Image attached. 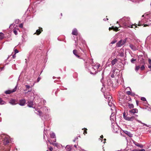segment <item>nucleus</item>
Wrapping results in <instances>:
<instances>
[{
    "label": "nucleus",
    "instance_id": "obj_61",
    "mask_svg": "<svg viewBox=\"0 0 151 151\" xmlns=\"http://www.w3.org/2000/svg\"><path fill=\"white\" fill-rule=\"evenodd\" d=\"M129 88V89L130 90H131V89H130V88H129V87H127V88Z\"/></svg>",
    "mask_w": 151,
    "mask_h": 151
},
{
    "label": "nucleus",
    "instance_id": "obj_17",
    "mask_svg": "<svg viewBox=\"0 0 151 151\" xmlns=\"http://www.w3.org/2000/svg\"><path fill=\"white\" fill-rule=\"evenodd\" d=\"M65 149L67 151H70L71 149V147L69 145H67L65 147Z\"/></svg>",
    "mask_w": 151,
    "mask_h": 151
},
{
    "label": "nucleus",
    "instance_id": "obj_56",
    "mask_svg": "<svg viewBox=\"0 0 151 151\" xmlns=\"http://www.w3.org/2000/svg\"><path fill=\"white\" fill-rule=\"evenodd\" d=\"M32 90H29V91H27V92H30Z\"/></svg>",
    "mask_w": 151,
    "mask_h": 151
},
{
    "label": "nucleus",
    "instance_id": "obj_29",
    "mask_svg": "<svg viewBox=\"0 0 151 151\" xmlns=\"http://www.w3.org/2000/svg\"><path fill=\"white\" fill-rule=\"evenodd\" d=\"M113 30L114 31H118V28L117 27H113Z\"/></svg>",
    "mask_w": 151,
    "mask_h": 151
},
{
    "label": "nucleus",
    "instance_id": "obj_4",
    "mask_svg": "<svg viewBox=\"0 0 151 151\" xmlns=\"http://www.w3.org/2000/svg\"><path fill=\"white\" fill-rule=\"evenodd\" d=\"M100 66L99 64H97L93 67H91L90 69V73L91 74H95L96 73V70L98 69Z\"/></svg>",
    "mask_w": 151,
    "mask_h": 151
},
{
    "label": "nucleus",
    "instance_id": "obj_10",
    "mask_svg": "<svg viewBox=\"0 0 151 151\" xmlns=\"http://www.w3.org/2000/svg\"><path fill=\"white\" fill-rule=\"evenodd\" d=\"M26 102V101L24 99H22L20 100L19 104L22 106L24 105Z\"/></svg>",
    "mask_w": 151,
    "mask_h": 151
},
{
    "label": "nucleus",
    "instance_id": "obj_28",
    "mask_svg": "<svg viewBox=\"0 0 151 151\" xmlns=\"http://www.w3.org/2000/svg\"><path fill=\"white\" fill-rule=\"evenodd\" d=\"M139 68H140V67L139 66H136L135 68V70L136 71H137L139 69Z\"/></svg>",
    "mask_w": 151,
    "mask_h": 151
},
{
    "label": "nucleus",
    "instance_id": "obj_13",
    "mask_svg": "<svg viewBox=\"0 0 151 151\" xmlns=\"http://www.w3.org/2000/svg\"><path fill=\"white\" fill-rule=\"evenodd\" d=\"M72 34L73 35H77L78 34V32L77 29L76 28L74 29L72 31Z\"/></svg>",
    "mask_w": 151,
    "mask_h": 151
},
{
    "label": "nucleus",
    "instance_id": "obj_25",
    "mask_svg": "<svg viewBox=\"0 0 151 151\" xmlns=\"http://www.w3.org/2000/svg\"><path fill=\"white\" fill-rule=\"evenodd\" d=\"M5 104V102L3 101V100L1 98H0V104Z\"/></svg>",
    "mask_w": 151,
    "mask_h": 151
},
{
    "label": "nucleus",
    "instance_id": "obj_41",
    "mask_svg": "<svg viewBox=\"0 0 151 151\" xmlns=\"http://www.w3.org/2000/svg\"><path fill=\"white\" fill-rule=\"evenodd\" d=\"M148 62H149V64L150 65H151V60L150 59H148Z\"/></svg>",
    "mask_w": 151,
    "mask_h": 151
},
{
    "label": "nucleus",
    "instance_id": "obj_37",
    "mask_svg": "<svg viewBox=\"0 0 151 151\" xmlns=\"http://www.w3.org/2000/svg\"><path fill=\"white\" fill-rule=\"evenodd\" d=\"M26 88L27 89H29V88H30V86H29V85H25Z\"/></svg>",
    "mask_w": 151,
    "mask_h": 151
},
{
    "label": "nucleus",
    "instance_id": "obj_46",
    "mask_svg": "<svg viewBox=\"0 0 151 151\" xmlns=\"http://www.w3.org/2000/svg\"><path fill=\"white\" fill-rule=\"evenodd\" d=\"M142 148L143 147V145H140L139 144V146H138Z\"/></svg>",
    "mask_w": 151,
    "mask_h": 151
},
{
    "label": "nucleus",
    "instance_id": "obj_1",
    "mask_svg": "<svg viewBox=\"0 0 151 151\" xmlns=\"http://www.w3.org/2000/svg\"><path fill=\"white\" fill-rule=\"evenodd\" d=\"M119 22L122 25V27L124 28L128 27L134 28L133 26H134V28L137 27V24H133L131 23L130 19L128 17H124L119 20Z\"/></svg>",
    "mask_w": 151,
    "mask_h": 151
},
{
    "label": "nucleus",
    "instance_id": "obj_7",
    "mask_svg": "<svg viewBox=\"0 0 151 151\" xmlns=\"http://www.w3.org/2000/svg\"><path fill=\"white\" fill-rule=\"evenodd\" d=\"M126 42V39L123 40H121L116 43V46L118 47H120L124 45Z\"/></svg>",
    "mask_w": 151,
    "mask_h": 151
},
{
    "label": "nucleus",
    "instance_id": "obj_45",
    "mask_svg": "<svg viewBox=\"0 0 151 151\" xmlns=\"http://www.w3.org/2000/svg\"><path fill=\"white\" fill-rule=\"evenodd\" d=\"M109 30H110L111 29H113V27H109Z\"/></svg>",
    "mask_w": 151,
    "mask_h": 151
},
{
    "label": "nucleus",
    "instance_id": "obj_32",
    "mask_svg": "<svg viewBox=\"0 0 151 151\" xmlns=\"http://www.w3.org/2000/svg\"><path fill=\"white\" fill-rule=\"evenodd\" d=\"M103 138V135H101L100 136V138L99 139V140H100L101 141V142H102V139Z\"/></svg>",
    "mask_w": 151,
    "mask_h": 151
},
{
    "label": "nucleus",
    "instance_id": "obj_43",
    "mask_svg": "<svg viewBox=\"0 0 151 151\" xmlns=\"http://www.w3.org/2000/svg\"><path fill=\"white\" fill-rule=\"evenodd\" d=\"M116 40H114V41H112V42H111V43L112 44H114L115 43H116Z\"/></svg>",
    "mask_w": 151,
    "mask_h": 151
},
{
    "label": "nucleus",
    "instance_id": "obj_63",
    "mask_svg": "<svg viewBox=\"0 0 151 151\" xmlns=\"http://www.w3.org/2000/svg\"><path fill=\"white\" fill-rule=\"evenodd\" d=\"M102 79H103V78H102V79H101V82H102Z\"/></svg>",
    "mask_w": 151,
    "mask_h": 151
},
{
    "label": "nucleus",
    "instance_id": "obj_53",
    "mask_svg": "<svg viewBox=\"0 0 151 151\" xmlns=\"http://www.w3.org/2000/svg\"><path fill=\"white\" fill-rule=\"evenodd\" d=\"M131 94V95H132V96H134V93H131V94Z\"/></svg>",
    "mask_w": 151,
    "mask_h": 151
},
{
    "label": "nucleus",
    "instance_id": "obj_16",
    "mask_svg": "<svg viewBox=\"0 0 151 151\" xmlns=\"http://www.w3.org/2000/svg\"><path fill=\"white\" fill-rule=\"evenodd\" d=\"M43 112L45 113L48 112L50 111V109L46 107H44L43 108Z\"/></svg>",
    "mask_w": 151,
    "mask_h": 151
},
{
    "label": "nucleus",
    "instance_id": "obj_26",
    "mask_svg": "<svg viewBox=\"0 0 151 151\" xmlns=\"http://www.w3.org/2000/svg\"><path fill=\"white\" fill-rule=\"evenodd\" d=\"M128 107L130 108H132L134 107V105L132 104H129Z\"/></svg>",
    "mask_w": 151,
    "mask_h": 151
},
{
    "label": "nucleus",
    "instance_id": "obj_58",
    "mask_svg": "<svg viewBox=\"0 0 151 151\" xmlns=\"http://www.w3.org/2000/svg\"><path fill=\"white\" fill-rule=\"evenodd\" d=\"M136 101V103H137V105H138V101Z\"/></svg>",
    "mask_w": 151,
    "mask_h": 151
},
{
    "label": "nucleus",
    "instance_id": "obj_30",
    "mask_svg": "<svg viewBox=\"0 0 151 151\" xmlns=\"http://www.w3.org/2000/svg\"><path fill=\"white\" fill-rule=\"evenodd\" d=\"M136 61V59H134V58H132L131 59V62L132 63H134V62H135Z\"/></svg>",
    "mask_w": 151,
    "mask_h": 151
},
{
    "label": "nucleus",
    "instance_id": "obj_57",
    "mask_svg": "<svg viewBox=\"0 0 151 151\" xmlns=\"http://www.w3.org/2000/svg\"><path fill=\"white\" fill-rule=\"evenodd\" d=\"M74 147H77V145H74Z\"/></svg>",
    "mask_w": 151,
    "mask_h": 151
},
{
    "label": "nucleus",
    "instance_id": "obj_34",
    "mask_svg": "<svg viewBox=\"0 0 151 151\" xmlns=\"http://www.w3.org/2000/svg\"><path fill=\"white\" fill-rule=\"evenodd\" d=\"M141 100L143 101H146V99L145 97H142L141 98Z\"/></svg>",
    "mask_w": 151,
    "mask_h": 151
},
{
    "label": "nucleus",
    "instance_id": "obj_21",
    "mask_svg": "<svg viewBox=\"0 0 151 151\" xmlns=\"http://www.w3.org/2000/svg\"><path fill=\"white\" fill-rule=\"evenodd\" d=\"M117 60L116 59H115L112 61L111 64L112 65H114L117 62Z\"/></svg>",
    "mask_w": 151,
    "mask_h": 151
},
{
    "label": "nucleus",
    "instance_id": "obj_48",
    "mask_svg": "<svg viewBox=\"0 0 151 151\" xmlns=\"http://www.w3.org/2000/svg\"><path fill=\"white\" fill-rule=\"evenodd\" d=\"M49 149H50V151H52V148L51 147H50Z\"/></svg>",
    "mask_w": 151,
    "mask_h": 151
},
{
    "label": "nucleus",
    "instance_id": "obj_5",
    "mask_svg": "<svg viewBox=\"0 0 151 151\" xmlns=\"http://www.w3.org/2000/svg\"><path fill=\"white\" fill-rule=\"evenodd\" d=\"M123 116L124 118L126 120L129 121H132L134 119V116H132L130 117L128 116V114L126 115V114L125 112H124L123 114Z\"/></svg>",
    "mask_w": 151,
    "mask_h": 151
},
{
    "label": "nucleus",
    "instance_id": "obj_11",
    "mask_svg": "<svg viewBox=\"0 0 151 151\" xmlns=\"http://www.w3.org/2000/svg\"><path fill=\"white\" fill-rule=\"evenodd\" d=\"M129 46L131 49L135 51L137 50V48L135 45L132 44H130Z\"/></svg>",
    "mask_w": 151,
    "mask_h": 151
},
{
    "label": "nucleus",
    "instance_id": "obj_6",
    "mask_svg": "<svg viewBox=\"0 0 151 151\" xmlns=\"http://www.w3.org/2000/svg\"><path fill=\"white\" fill-rule=\"evenodd\" d=\"M111 127L112 130L115 133L117 132L119 130V127L116 125V124L113 123H112Z\"/></svg>",
    "mask_w": 151,
    "mask_h": 151
},
{
    "label": "nucleus",
    "instance_id": "obj_12",
    "mask_svg": "<svg viewBox=\"0 0 151 151\" xmlns=\"http://www.w3.org/2000/svg\"><path fill=\"white\" fill-rule=\"evenodd\" d=\"M35 110L36 111V112H35V113L39 115L40 116H42V113L41 111H40L38 109H37L36 108L35 109Z\"/></svg>",
    "mask_w": 151,
    "mask_h": 151
},
{
    "label": "nucleus",
    "instance_id": "obj_52",
    "mask_svg": "<svg viewBox=\"0 0 151 151\" xmlns=\"http://www.w3.org/2000/svg\"><path fill=\"white\" fill-rule=\"evenodd\" d=\"M40 78H38L37 79V81L39 82L40 81Z\"/></svg>",
    "mask_w": 151,
    "mask_h": 151
},
{
    "label": "nucleus",
    "instance_id": "obj_9",
    "mask_svg": "<svg viewBox=\"0 0 151 151\" xmlns=\"http://www.w3.org/2000/svg\"><path fill=\"white\" fill-rule=\"evenodd\" d=\"M17 86H16L12 90H8L6 91H5V93L6 94H9L11 93L15 92L17 90Z\"/></svg>",
    "mask_w": 151,
    "mask_h": 151
},
{
    "label": "nucleus",
    "instance_id": "obj_55",
    "mask_svg": "<svg viewBox=\"0 0 151 151\" xmlns=\"http://www.w3.org/2000/svg\"><path fill=\"white\" fill-rule=\"evenodd\" d=\"M22 38H23V39H22V41H23V40H24V37H24V35H22Z\"/></svg>",
    "mask_w": 151,
    "mask_h": 151
},
{
    "label": "nucleus",
    "instance_id": "obj_33",
    "mask_svg": "<svg viewBox=\"0 0 151 151\" xmlns=\"http://www.w3.org/2000/svg\"><path fill=\"white\" fill-rule=\"evenodd\" d=\"M115 72V71L114 70H113V74L111 75V77L112 78H114V77H115V75H114V72Z\"/></svg>",
    "mask_w": 151,
    "mask_h": 151
},
{
    "label": "nucleus",
    "instance_id": "obj_18",
    "mask_svg": "<svg viewBox=\"0 0 151 151\" xmlns=\"http://www.w3.org/2000/svg\"><path fill=\"white\" fill-rule=\"evenodd\" d=\"M104 97L105 98L108 99V100H111V99H112V96L110 95H107V96H105V95Z\"/></svg>",
    "mask_w": 151,
    "mask_h": 151
},
{
    "label": "nucleus",
    "instance_id": "obj_47",
    "mask_svg": "<svg viewBox=\"0 0 151 151\" xmlns=\"http://www.w3.org/2000/svg\"><path fill=\"white\" fill-rule=\"evenodd\" d=\"M16 55L15 54L14 55H13L12 56V57L13 58H14L16 57Z\"/></svg>",
    "mask_w": 151,
    "mask_h": 151
},
{
    "label": "nucleus",
    "instance_id": "obj_20",
    "mask_svg": "<svg viewBox=\"0 0 151 151\" xmlns=\"http://www.w3.org/2000/svg\"><path fill=\"white\" fill-rule=\"evenodd\" d=\"M42 31V28H41L39 29H38L36 30V32L37 35H39L41 32Z\"/></svg>",
    "mask_w": 151,
    "mask_h": 151
},
{
    "label": "nucleus",
    "instance_id": "obj_19",
    "mask_svg": "<svg viewBox=\"0 0 151 151\" xmlns=\"http://www.w3.org/2000/svg\"><path fill=\"white\" fill-rule=\"evenodd\" d=\"M9 103L12 105H15L16 104L15 101L14 99H12L10 100Z\"/></svg>",
    "mask_w": 151,
    "mask_h": 151
},
{
    "label": "nucleus",
    "instance_id": "obj_39",
    "mask_svg": "<svg viewBox=\"0 0 151 151\" xmlns=\"http://www.w3.org/2000/svg\"><path fill=\"white\" fill-rule=\"evenodd\" d=\"M126 93L127 94L130 95L131 94V92L130 91H127Z\"/></svg>",
    "mask_w": 151,
    "mask_h": 151
},
{
    "label": "nucleus",
    "instance_id": "obj_27",
    "mask_svg": "<svg viewBox=\"0 0 151 151\" xmlns=\"http://www.w3.org/2000/svg\"><path fill=\"white\" fill-rule=\"evenodd\" d=\"M136 121H137L138 122L141 123L143 124L144 125L148 127L147 126V124H144V123H142L140 121H139V120H138V119H136Z\"/></svg>",
    "mask_w": 151,
    "mask_h": 151
},
{
    "label": "nucleus",
    "instance_id": "obj_31",
    "mask_svg": "<svg viewBox=\"0 0 151 151\" xmlns=\"http://www.w3.org/2000/svg\"><path fill=\"white\" fill-rule=\"evenodd\" d=\"M145 67L144 65H142L141 67H140V70H143L145 69Z\"/></svg>",
    "mask_w": 151,
    "mask_h": 151
},
{
    "label": "nucleus",
    "instance_id": "obj_22",
    "mask_svg": "<svg viewBox=\"0 0 151 151\" xmlns=\"http://www.w3.org/2000/svg\"><path fill=\"white\" fill-rule=\"evenodd\" d=\"M73 54L75 55L77 57L79 58V56L77 54V50H74L73 51Z\"/></svg>",
    "mask_w": 151,
    "mask_h": 151
},
{
    "label": "nucleus",
    "instance_id": "obj_62",
    "mask_svg": "<svg viewBox=\"0 0 151 151\" xmlns=\"http://www.w3.org/2000/svg\"><path fill=\"white\" fill-rule=\"evenodd\" d=\"M104 20L105 21H106V19H104Z\"/></svg>",
    "mask_w": 151,
    "mask_h": 151
},
{
    "label": "nucleus",
    "instance_id": "obj_2",
    "mask_svg": "<svg viewBox=\"0 0 151 151\" xmlns=\"http://www.w3.org/2000/svg\"><path fill=\"white\" fill-rule=\"evenodd\" d=\"M145 15L142 16L143 17ZM145 19L139 22L138 26L144 25V27L149 26L151 25V13L145 15Z\"/></svg>",
    "mask_w": 151,
    "mask_h": 151
},
{
    "label": "nucleus",
    "instance_id": "obj_49",
    "mask_svg": "<svg viewBox=\"0 0 151 151\" xmlns=\"http://www.w3.org/2000/svg\"><path fill=\"white\" fill-rule=\"evenodd\" d=\"M124 55L123 53H121L120 54V55L121 56H123Z\"/></svg>",
    "mask_w": 151,
    "mask_h": 151
},
{
    "label": "nucleus",
    "instance_id": "obj_24",
    "mask_svg": "<svg viewBox=\"0 0 151 151\" xmlns=\"http://www.w3.org/2000/svg\"><path fill=\"white\" fill-rule=\"evenodd\" d=\"M4 35L3 33H2V32H0V39L1 40L3 38Z\"/></svg>",
    "mask_w": 151,
    "mask_h": 151
},
{
    "label": "nucleus",
    "instance_id": "obj_64",
    "mask_svg": "<svg viewBox=\"0 0 151 151\" xmlns=\"http://www.w3.org/2000/svg\"><path fill=\"white\" fill-rule=\"evenodd\" d=\"M106 140V139H104V141Z\"/></svg>",
    "mask_w": 151,
    "mask_h": 151
},
{
    "label": "nucleus",
    "instance_id": "obj_60",
    "mask_svg": "<svg viewBox=\"0 0 151 151\" xmlns=\"http://www.w3.org/2000/svg\"><path fill=\"white\" fill-rule=\"evenodd\" d=\"M12 24H11L10 25V27H12Z\"/></svg>",
    "mask_w": 151,
    "mask_h": 151
},
{
    "label": "nucleus",
    "instance_id": "obj_35",
    "mask_svg": "<svg viewBox=\"0 0 151 151\" xmlns=\"http://www.w3.org/2000/svg\"><path fill=\"white\" fill-rule=\"evenodd\" d=\"M14 51L15 54H16V53L19 52L18 51L17 49H16L14 50Z\"/></svg>",
    "mask_w": 151,
    "mask_h": 151
},
{
    "label": "nucleus",
    "instance_id": "obj_15",
    "mask_svg": "<svg viewBox=\"0 0 151 151\" xmlns=\"http://www.w3.org/2000/svg\"><path fill=\"white\" fill-rule=\"evenodd\" d=\"M138 111V110L136 109H133L132 110L129 111L130 113L133 114L137 113Z\"/></svg>",
    "mask_w": 151,
    "mask_h": 151
},
{
    "label": "nucleus",
    "instance_id": "obj_54",
    "mask_svg": "<svg viewBox=\"0 0 151 151\" xmlns=\"http://www.w3.org/2000/svg\"><path fill=\"white\" fill-rule=\"evenodd\" d=\"M78 139V138H75V139L73 140V142H75L76 141V139Z\"/></svg>",
    "mask_w": 151,
    "mask_h": 151
},
{
    "label": "nucleus",
    "instance_id": "obj_59",
    "mask_svg": "<svg viewBox=\"0 0 151 151\" xmlns=\"http://www.w3.org/2000/svg\"><path fill=\"white\" fill-rule=\"evenodd\" d=\"M27 91V89L26 88V89L24 90V91Z\"/></svg>",
    "mask_w": 151,
    "mask_h": 151
},
{
    "label": "nucleus",
    "instance_id": "obj_38",
    "mask_svg": "<svg viewBox=\"0 0 151 151\" xmlns=\"http://www.w3.org/2000/svg\"><path fill=\"white\" fill-rule=\"evenodd\" d=\"M134 151H145V150L144 149H142L140 150H134Z\"/></svg>",
    "mask_w": 151,
    "mask_h": 151
},
{
    "label": "nucleus",
    "instance_id": "obj_40",
    "mask_svg": "<svg viewBox=\"0 0 151 151\" xmlns=\"http://www.w3.org/2000/svg\"><path fill=\"white\" fill-rule=\"evenodd\" d=\"M134 144H135V145L137 146H139V144L136 142H135L134 143Z\"/></svg>",
    "mask_w": 151,
    "mask_h": 151
},
{
    "label": "nucleus",
    "instance_id": "obj_36",
    "mask_svg": "<svg viewBox=\"0 0 151 151\" xmlns=\"http://www.w3.org/2000/svg\"><path fill=\"white\" fill-rule=\"evenodd\" d=\"M14 33L16 35H17V31L16 30H14L13 31Z\"/></svg>",
    "mask_w": 151,
    "mask_h": 151
},
{
    "label": "nucleus",
    "instance_id": "obj_8",
    "mask_svg": "<svg viewBox=\"0 0 151 151\" xmlns=\"http://www.w3.org/2000/svg\"><path fill=\"white\" fill-rule=\"evenodd\" d=\"M10 140V137L9 136H5L4 140V144L6 145L9 143Z\"/></svg>",
    "mask_w": 151,
    "mask_h": 151
},
{
    "label": "nucleus",
    "instance_id": "obj_14",
    "mask_svg": "<svg viewBox=\"0 0 151 151\" xmlns=\"http://www.w3.org/2000/svg\"><path fill=\"white\" fill-rule=\"evenodd\" d=\"M34 104L33 101H30L28 102L27 106L29 107H33Z\"/></svg>",
    "mask_w": 151,
    "mask_h": 151
},
{
    "label": "nucleus",
    "instance_id": "obj_23",
    "mask_svg": "<svg viewBox=\"0 0 151 151\" xmlns=\"http://www.w3.org/2000/svg\"><path fill=\"white\" fill-rule=\"evenodd\" d=\"M50 137L52 138H55V135L54 133H52L50 134Z\"/></svg>",
    "mask_w": 151,
    "mask_h": 151
},
{
    "label": "nucleus",
    "instance_id": "obj_42",
    "mask_svg": "<svg viewBox=\"0 0 151 151\" xmlns=\"http://www.w3.org/2000/svg\"><path fill=\"white\" fill-rule=\"evenodd\" d=\"M19 27L20 28H22L23 26V24H21L19 26Z\"/></svg>",
    "mask_w": 151,
    "mask_h": 151
},
{
    "label": "nucleus",
    "instance_id": "obj_44",
    "mask_svg": "<svg viewBox=\"0 0 151 151\" xmlns=\"http://www.w3.org/2000/svg\"><path fill=\"white\" fill-rule=\"evenodd\" d=\"M48 140V142H49V143H50V144H53V143H52V142H51L50 141V140H49L48 139V140Z\"/></svg>",
    "mask_w": 151,
    "mask_h": 151
},
{
    "label": "nucleus",
    "instance_id": "obj_51",
    "mask_svg": "<svg viewBox=\"0 0 151 151\" xmlns=\"http://www.w3.org/2000/svg\"><path fill=\"white\" fill-rule=\"evenodd\" d=\"M148 67L149 68H150L151 69V65H149L148 66Z\"/></svg>",
    "mask_w": 151,
    "mask_h": 151
},
{
    "label": "nucleus",
    "instance_id": "obj_3",
    "mask_svg": "<svg viewBox=\"0 0 151 151\" xmlns=\"http://www.w3.org/2000/svg\"><path fill=\"white\" fill-rule=\"evenodd\" d=\"M108 105L110 107H111V109L112 111L111 114L110 116V118L111 119V117L114 116L115 115L116 111L114 104L112 103L111 100L108 101Z\"/></svg>",
    "mask_w": 151,
    "mask_h": 151
},
{
    "label": "nucleus",
    "instance_id": "obj_50",
    "mask_svg": "<svg viewBox=\"0 0 151 151\" xmlns=\"http://www.w3.org/2000/svg\"><path fill=\"white\" fill-rule=\"evenodd\" d=\"M87 132L86 131H84V132H83V134H87Z\"/></svg>",
    "mask_w": 151,
    "mask_h": 151
}]
</instances>
